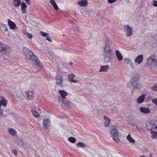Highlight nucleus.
Here are the masks:
<instances>
[{"instance_id": "1", "label": "nucleus", "mask_w": 157, "mask_h": 157, "mask_svg": "<svg viewBox=\"0 0 157 157\" xmlns=\"http://www.w3.org/2000/svg\"><path fill=\"white\" fill-rule=\"evenodd\" d=\"M23 51L25 54L26 58L32 60L35 65L40 67L42 66V64L37 57L31 51L26 48H24Z\"/></svg>"}, {"instance_id": "2", "label": "nucleus", "mask_w": 157, "mask_h": 157, "mask_svg": "<svg viewBox=\"0 0 157 157\" xmlns=\"http://www.w3.org/2000/svg\"><path fill=\"white\" fill-rule=\"evenodd\" d=\"M146 128L148 131L152 129L157 130V120L153 119L149 120L146 123Z\"/></svg>"}, {"instance_id": "3", "label": "nucleus", "mask_w": 157, "mask_h": 157, "mask_svg": "<svg viewBox=\"0 0 157 157\" xmlns=\"http://www.w3.org/2000/svg\"><path fill=\"white\" fill-rule=\"evenodd\" d=\"M156 56L153 55L150 56L147 59V64L153 67H157V61L156 59Z\"/></svg>"}, {"instance_id": "4", "label": "nucleus", "mask_w": 157, "mask_h": 157, "mask_svg": "<svg viewBox=\"0 0 157 157\" xmlns=\"http://www.w3.org/2000/svg\"><path fill=\"white\" fill-rule=\"evenodd\" d=\"M138 75L136 74L134 75L133 77L131 79L130 82L132 86L135 89L139 88L140 85L138 83Z\"/></svg>"}, {"instance_id": "5", "label": "nucleus", "mask_w": 157, "mask_h": 157, "mask_svg": "<svg viewBox=\"0 0 157 157\" xmlns=\"http://www.w3.org/2000/svg\"><path fill=\"white\" fill-rule=\"evenodd\" d=\"M110 133L112 138L116 142H118L120 141L119 137V132L117 129L114 128L112 129Z\"/></svg>"}, {"instance_id": "6", "label": "nucleus", "mask_w": 157, "mask_h": 157, "mask_svg": "<svg viewBox=\"0 0 157 157\" xmlns=\"http://www.w3.org/2000/svg\"><path fill=\"white\" fill-rule=\"evenodd\" d=\"M104 62L108 63L113 59V55L112 53H103Z\"/></svg>"}, {"instance_id": "7", "label": "nucleus", "mask_w": 157, "mask_h": 157, "mask_svg": "<svg viewBox=\"0 0 157 157\" xmlns=\"http://www.w3.org/2000/svg\"><path fill=\"white\" fill-rule=\"evenodd\" d=\"M110 42L108 40L105 42L103 53H112V50L110 46Z\"/></svg>"}, {"instance_id": "8", "label": "nucleus", "mask_w": 157, "mask_h": 157, "mask_svg": "<svg viewBox=\"0 0 157 157\" xmlns=\"http://www.w3.org/2000/svg\"><path fill=\"white\" fill-rule=\"evenodd\" d=\"M124 30L126 33V36L129 37L131 36L132 34V29L128 25H125L124 27Z\"/></svg>"}, {"instance_id": "9", "label": "nucleus", "mask_w": 157, "mask_h": 157, "mask_svg": "<svg viewBox=\"0 0 157 157\" xmlns=\"http://www.w3.org/2000/svg\"><path fill=\"white\" fill-rule=\"evenodd\" d=\"M56 83L60 87H63L62 82V77L60 75H57L56 78Z\"/></svg>"}, {"instance_id": "10", "label": "nucleus", "mask_w": 157, "mask_h": 157, "mask_svg": "<svg viewBox=\"0 0 157 157\" xmlns=\"http://www.w3.org/2000/svg\"><path fill=\"white\" fill-rule=\"evenodd\" d=\"M143 56L142 55H138L137 56L135 59V62L137 64H141L143 62Z\"/></svg>"}, {"instance_id": "11", "label": "nucleus", "mask_w": 157, "mask_h": 157, "mask_svg": "<svg viewBox=\"0 0 157 157\" xmlns=\"http://www.w3.org/2000/svg\"><path fill=\"white\" fill-rule=\"evenodd\" d=\"M6 46L5 44L2 42H0V52L3 53V55L6 54L7 53L6 51Z\"/></svg>"}, {"instance_id": "12", "label": "nucleus", "mask_w": 157, "mask_h": 157, "mask_svg": "<svg viewBox=\"0 0 157 157\" xmlns=\"http://www.w3.org/2000/svg\"><path fill=\"white\" fill-rule=\"evenodd\" d=\"M0 28L2 32L7 35H9L10 33L8 31L7 28L5 25L2 24H0Z\"/></svg>"}, {"instance_id": "13", "label": "nucleus", "mask_w": 157, "mask_h": 157, "mask_svg": "<svg viewBox=\"0 0 157 157\" xmlns=\"http://www.w3.org/2000/svg\"><path fill=\"white\" fill-rule=\"evenodd\" d=\"M50 125V121L49 119H44L43 125L44 128L47 129H48L49 128Z\"/></svg>"}, {"instance_id": "14", "label": "nucleus", "mask_w": 157, "mask_h": 157, "mask_svg": "<svg viewBox=\"0 0 157 157\" xmlns=\"http://www.w3.org/2000/svg\"><path fill=\"white\" fill-rule=\"evenodd\" d=\"M62 102L63 106H65L67 108H70L71 107V102L66 98L63 99Z\"/></svg>"}, {"instance_id": "15", "label": "nucleus", "mask_w": 157, "mask_h": 157, "mask_svg": "<svg viewBox=\"0 0 157 157\" xmlns=\"http://www.w3.org/2000/svg\"><path fill=\"white\" fill-rule=\"evenodd\" d=\"M140 110L142 113L145 114L149 113L151 112V111L149 108L144 107H140Z\"/></svg>"}, {"instance_id": "16", "label": "nucleus", "mask_w": 157, "mask_h": 157, "mask_svg": "<svg viewBox=\"0 0 157 157\" xmlns=\"http://www.w3.org/2000/svg\"><path fill=\"white\" fill-rule=\"evenodd\" d=\"M115 54L117 56V58L119 61H121L123 59V57L120 52L118 50L115 51Z\"/></svg>"}, {"instance_id": "17", "label": "nucleus", "mask_w": 157, "mask_h": 157, "mask_svg": "<svg viewBox=\"0 0 157 157\" xmlns=\"http://www.w3.org/2000/svg\"><path fill=\"white\" fill-rule=\"evenodd\" d=\"M124 62L126 64L130 65L131 67L133 66V63L132 61L129 58H126L124 59Z\"/></svg>"}, {"instance_id": "18", "label": "nucleus", "mask_w": 157, "mask_h": 157, "mask_svg": "<svg viewBox=\"0 0 157 157\" xmlns=\"http://www.w3.org/2000/svg\"><path fill=\"white\" fill-rule=\"evenodd\" d=\"M26 95L29 99H32L34 96V93L30 91H28L26 92Z\"/></svg>"}, {"instance_id": "19", "label": "nucleus", "mask_w": 157, "mask_h": 157, "mask_svg": "<svg viewBox=\"0 0 157 157\" xmlns=\"http://www.w3.org/2000/svg\"><path fill=\"white\" fill-rule=\"evenodd\" d=\"M109 68V66L108 65L102 66L101 67L99 71L100 72H107Z\"/></svg>"}, {"instance_id": "20", "label": "nucleus", "mask_w": 157, "mask_h": 157, "mask_svg": "<svg viewBox=\"0 0 157 157\" xmlns=\"http://www.w3.org/2000/svg\"><path fill=\"white\" fill-rule=\"evenodd\" d=\"M8 23L9 26H10V28L11 29H14L16 28V26L15 24L11 21L8 20Z\"/></svg>"}, {"instance_id": "21", "label": "nucleus", "mask_w": 157, "mask_h": 157, "mask_svg": "<svg viewBox=\"0 0 157 157\" xmlns=\"http://www.w3.org/2000/svg\"><path fill=\"white\" fill-rule=\"evenodd\" d=\"M104 125L105 127H107L109 124L110 122V119L106 116H104Z\"/></svg>"}, {"instance_id": "22", "label": "nucleus", "mask_w": 157, "mask_h": 157, "mask_svg": "<svg viewBox=\"0 0 157 157\" xmlns=\"http://www.w3.org/2000/svg\"><path fill=\"white\" fill-rule=\"evenodd\" d=\"M59 93L63 99L65 98L66 96L68 95L67 93L64 90H59Z\"/></svg>"}, {"instance_id": "23", "label": "nucleus", "mask_w": 157, "mask_h": 157, "mask_svg": "<svg viewBox=\"0 0 157 157\" xmlns=\"http://www.w3.org/2000/svg\"><path fill=\"white\" fill-rule=\"evenodd\" d=\"M145 98V95L143 94L139 97L137 99V102L138 104H141L143 103Z\"/></svg>"}, {"instance_id": "24", "label": "nucleus", "mask_w": 157, "mask_h": 157, "mask_svg": "<svg viewBox=\"0 0 157 157\" xmlns=\"http://www.w3.org/2000/svg\"><path fill=\"white\" fill-rule=\"evenodd\" d=\"M75 76V75L73 73H71V74L68 75V79L69 80L72 82L76 83L77 82V80H75L74 79V78Z\"/></svg>"}, {"instance_id": "25", "label": "nucleus", "mask_w": 157, "mask_h": 157, "mask_svg": "<svg viewBox=\"0 0 157 157\" xmlns=\"http://www.w3.org/2000/svg\"><path fill=\"white\" fill-rule=\"evenodd\" d=\"M21 10L23 13H26V10L27 7V6L25 3L24 2H22L21 3Z\"/></svg>"}, {"instance_id": "26", "label": "nucleus", "mask_w": 157, "mask_h": 157, "mask_svg": "<svg viewBox=\"0 0 157 157\" xmlns=\"http://www.w3.org/2000/svg\"><path fill=\"white\" fill-rule=\"evenodd\" d=\"M78 4L81 6H87V0H82L78 2Z\"/></svg>"}, {"instance_id": "27", "label": "nucleus", "mask_w": 157, "mask_h": 157, "mask_svg": "<svg viewBox=\"0 0 157 157\" xmlns=\"http://www.w3.org/2000/svg\"><path fill=\"white\" fill-rule=\"evenodd\" d=\"M50 2L53 6L55 10H59L58 7L54 0H51Z\"/></svg>"}, {"instance_id": "28", "label": "nucleus", "mask_w": 157, "mask_h": 157, "mask_svg": "<svg viewBox=\"0 0 157 157\" xmlns=\"http://www.w3.org/2000/svg\"><path fill=\"white\" fill-rule=\"evenodd\" d=\"M7 104V101L6 100L2 98L1 100L0 101V107L1 105L4 107H6Z\"/></svg>"}, {"instance_id": "29", "label": "nucleus", "mask_w": 157, "mask_h": 157, "mask_svg": "<svg viewBox=\"0 0 157 157\" xmlns=\"http://www.w3.org/2000/svg\"><path fill=\"white\" fill-rule=\"evenodd\" d=\"M14 5L16 7H18L21 4L20 0H12Z\"/></svg>"}, {"instance_id": "30", "label": "nucleus", "mask_w": 157, "mask_h": 157, "mask_svg": "<svg viewBox=\"0 0 157 157\" xmlns=\"http://www.w3.org/2000/svg\"><path fill=\"white\" fill-rule=\"evenodd\" d=\"M9 132L10 134L12 136H14L17 132L13 128L9 129Z\"/></svg>"}, {"instance_id": "31", "label": "nucleus", "mask_w": 157, "mask_h": 157, "mask_svg": "<svg viewBox=\"0 0 157 157\" xmlns=\"http://www.w3.org/2000/svg\"><path fill=\"white\" fill-rule=\"evenodd\" d=\"M127 139L131 143H134L135 142V140L131 136L130 134H129L127 136Z\"/></svg>"}, {"instance_id": "32", "label": "nucleus", "mask_w": 157, "mask_h": 157, "mask_svg": "<svg viewBox=\"0 0 157 157\" xmlns=\"http://www.w3.org/2000/svg\"><path fill=\"white\" fill-rule=\"evenodd\" d=\"M143 125V124L141 122H138L137 124L136 123V125L135 126L136 128L138 130H140Z\"/></svg>"}, {"instance_id": "33", "label": "nucleus", "mask_w": 157, "mask_h": 157, "mask_svg": "<svg viewBox=\"0 0 157 157\" xmlns=\"http://www.w3.org/2000/svg\"><path fill=\"white\" fill-rule=\"evenodd\" d=\"M18 144L21 146H23L25 149L27 148L26 147V143H24L21 140H20L18 142Z\"/></svg>"}, {"instance_id": "34", "label": "nucleus", "mask_w": 157, "mask_h": 157, "mask_svg": "<svg viewBox=\"0 0 157 157\" xmlns=\"http://www.w3.org/2000/svg\"><path fill=\"white\" fill-rule=\"evenodd\" d=\"M150 133L151 135V137L153 138H155L157 137V132L153 131L152 130L150 131Z\"/></svg>"}, {"instance_id": "35", "label": "nucleus", "mask_w": 157, "mask_h": 157, "mask_svg": "<svg viewBox=\"0 0 157 157\" xmlns=\"http://www.w3.org/2000/svg\"><path fill=\"white\" fill-rule=\"evenodd\" d=\"M128 123L130 125L132 126H135L136 125V123L133 120H129L128 121Z\"/></svg>"}, {"instance_id": "36", "label": "nucleus", "mask_w": 157, "mask_h": 157, "mask_svg": "<svg viewBox=\"0 0 157 157\" xmlns=\"http://www.w3.org/2000/svg\"><path fill=\"white\" fill-rule=\"evenodd\" d=\"M31 112L34 117H37L39 116V114L37 112L34 110H32L31 111Z\"/></svg>"}, {"instance_id": "37", "label": "nucleus", "mask_w": 157, "mask_h": 157, "mask_svg": "<svg viewBox=\"0 0 157 157\" xmlns=\"http://www.w3.org/2000/svg\"><path fill=\"white\" fill-rule=\"evenodd\" d=\"M68 140L69 141L72 143H74L76 141V140L75 138L73 137H70L69 138Z\"/></svg>"}, {"instance_id": "38", "label": "nucleus", "mask_w": 157, "mask_h": 157, "mask_svg": "<svg viewBox=\"0 0 157 157\" xmlns=\"http://www.w3.org/2000/svg\"><path fill=\"white\" fill-rule=\"evenodd\" d=\"M78 146H79L81 147H86V145L85 144L82 143V142H79L78 144V145H77V146L78 147Z\"/></svg>"}, {"instance_id": "39", "label": "nucleus", "mask_w": 157, "mask_h": 157, "mask_svg": "<svg viewBox=\"0 0 157 157\" xmlns=\"http://www.w3.org/2000/svg\"><path fill=\"white\" fill-rule=\"evenodd\" d=\"M40 34L43 37H46L48 36V34L47 33L43 32H41Z\"/></svg>"}, {"instance_id": "40", "label": "nucleus", "mask_w": 157, "mask_h": 157, "mask_svg": "<svg viewBox=\"0 0 157 157\" xmlns=\"http://www.w3.org/2000/svg\"><path fill=\"white\" fill-rule=\"evenodd\" d=\"M152 102L157 106V98H155L152 100Z\"/></svg>"}, {"instance_id": "41", "label": "nucleus", "mask_w": 157, "mask_h": 157, "mask_svg": "<svg viewBox=\"0 0 157 157\" xmlns=\"http://www.w3.org/2000/svg\"><path fill=\"white\" fill-rule=\"evenodd\" d=\"M151 89L153 91H157V89L156 88V86H151Z\"/></svg>"}, {"instance_id": "42", "label": "nucleus", "mask_w": 157, "mask_h": 157, "mask_svg": "<svg viewBox=\"0 0 157 157\" xmlns=\"http://www.w3.org/2000/svg\"><path fill=\"white\" fill-rule=\"evenodd\" d=\"M26 36L28 38L30 39H31L32 37V35L30 33H28L27 35H26Z\"/></svg>"}, {"instance_id": "43", "label": "nucleus", "mask_w": 157, "mask_h": 157, "mask_svg": "<svg viewBox=\"0 0 157 157\" xmlns=\"http://www.w3.org/2000/svg\"><path fill=\"white\" fill-rule=\"evenodd\" d=\"M107 1L109 3L111 4L116 2L117 0H107Z\"/></svg>"}, {"instance_id": "44", "label": "nucleus", "mask_w": 157, "mask_h": 157, "mask_svg": "<svg viewBox=\"0 0 157 157\" xmlns=\"http://www.w3.org/2000/svg\"><path fill=\"white\" fill-rule=\"evenodd\" d=\"M12 151L13 153L15 156H17V151L16 150H13Z\"/></svg>"}, {"instance_id": "45", "label": "nucleus", "mask_w": 157, "mask_h": 157, "mask_svg": "<svg viewBox=\"0 0 157 157\" xmlns=\"http://www.w3.org/2000/svg\"><path fill=\"white\" fill-rule=\"evenodd\" d=\"M153 6H157V1H153Z\"/></svg>"}, {"instance_id": "46", "label": "nucleus", "mask_w": 157, "mask_h": 157, "mask_svg": "<svg viewBox=\"0 0 157 157\" xmlns=\"http://www.w3.org/2000/svg\"><path fill=\"white\" fill-rule=\"evenodd\" d=\"M46 40L50 42H52V39L49 37H47L46 38Z\"/></svg>"}, {"instance_id": "47", "label": "nucleus", "mask_w": 157, "mask_h": 157, "mask_svg": "<svg viewBox=\"0 0 157 157\" xmlns=\"http://www.w3.org/2000/svg\"><path fill=\"white\" fill-rule=\"evenodd\" d=\"M25 146H26V147L28 148H27L25 149H28L30 147V145L29 144H27V143H26V145Z\"/></svg>"}, {"instance_id": "48", "label": "nucleus", "mask_w": 157, "mask_h": 157, "mask_svg": "<svg viewBox=\"0 0 157 157\" xmlns=\"http://www.w3.org/2000/svg\"><path fill=\"white\" fill-rule=\"evenodd\" d=\"M25 0V2L28 4L29 5L30 4V0Z\"/></svg>"}, {"instance_id": "49", "label": "nucleus", "mask_w": 157, "mask_h": 157, "mask_svg": "<svg viewBox=\"0 0 157 157\" xmlns=\"http://www.w3.org/2000/svg\"><path fill=\"white\" fill-rule=\"evenodd\" d=\"M73 27L75 29H78V27L76 24H74L73 25Z\"/></svg>"}, {"instance_id": "50", "label": "nucleus", "mask_w": 157, "mask_h": 157, "mask_svg": "<svg viewBox=\"0 0 157 157\" xmlns=\"http://www.w3.org/2000/svg\"><path fill=\"white\" fill-rule=\"evenodd\" d=\"M0 116H3V111L0 109Z\"/></svg>"}, {"instance_id": "51", "label": "nucleus", "mask_w": 157, "mask_h": 157, "mask_svg": "<svg viewBox=\"0 0 157 157\" xmlns=\"http://www.w3.org/2000/svg\"><path fill=\"white\" fill-rule=\"evenodd\" d=\"M23 33L24 34V35H27V33H28V32H27L25 30H23Z\"/></svg>"}, {"instance_id": "52", "label": "nucleus", "mask_w": 157, "mask_h": 157, "mask_svg": "<svg viewBox=\"0 0 157 157\" xmlns=\"http://www.w3.org/2000/svg\"><path fill=\"white\" fill-rule=\"evenodd\" d=\"M70 65H72L73 64V63L71 62H70L69 63Z\"/></svg>"}, {"instance_id": "53", "label": "nucleus", "mask_w": 157, "mask_h": 157, "mask_svg": "<svg viewBox=\"0 0 157 157\" xmlns=\"http://www.w3.org/2000/svg\"><path fill=\"white\" fill-rule=\"evenodd\" d=\"M77 29L78 31L81 32V31L80 30V29H79L78 28V29Z\"/></svg>"}, {"instance_id": "54", "label": "nucleus", "mask_w": 157, "mask_h": 157, "mask_svg": "<svg viewBox=\"0 0 157 157\" xmlns=\"http://www.w3.org/2000/svg\"><path fill=\"white\" fill-rule=\"evenodd\" d=\"M150 156H151V157H152V154H150Z\"/></svg>"}, {"instance_id": "55", "label": "nucleus", "mask_w": 157, "mask_h": 157, "mask_svg": "<svg viewBox=\"0 0 157 157\" xmlns=\"http://www.w3.org/2000/svg\"><path fill=\"white\" fill-rule=\"evenodd\" d=\"M140 157H145L144 156H140Z\"/></svg>"}, {"instance_id": "56", "label": "nucleus", "mask_w": 157, "mask_h": 157, "mask_svg": "<svg viewBox=\"0 0 157 157\" xmlns=\"http://www.w3.org/2000/svg\"><path fill=\"white\" fill-rule=\"evenodd\" d=\"M1 98H2V97L0 96V99Z\"/></svg>"}]
</instances>
